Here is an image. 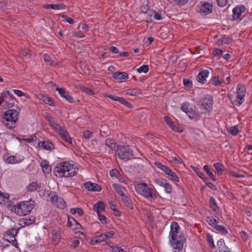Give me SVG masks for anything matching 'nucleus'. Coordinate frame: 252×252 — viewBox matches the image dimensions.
Returning <instances> with one entry per match:
<instances>
[{"label": "nucleus", "instance_id": "nucleus-34", "mask_svg": "<svg viewBox=\"0 0 252 252\" xmlns=\"http://www.w3.org/2000/svg\"><path fill=\"white\" fill-rule=\"evenodd\" d=\"M206 221L210 225L214 228L215 225L218 223V221L212 217H207L206 218Z\"/></svg>", "mask_w": 252, "mask_h": 252}, {"label": "nucleus", "instance_id": "nucleus-5", "mask_svg": "<svg viewBox=\"0 0 252 252\" xmlns=\"http://www.w3.org/2000/svg\"><path fill=\"white\" fill-rule=\"evenodd\" d=\"M135 189L137 193L148 199H155L157 198L155 193L156 190L151 187H148L145 183H139L135 186Z\"/></svg>", "mask_w": 252, "mask_h": 252}, {"label": "nucleus", "instance_id": "nucleus-53", "mask_svg": "<svg viewBox=\"0 0 252 252\" xmlns=\"http://www.w3.org/2000/svg\"><path fill=\"white\" fill-rule=\"evenodd\" d=\"M51 195V201L54 204H55L56 202H57L58 200L60 199L56 193H52Z\"/></svg>", "mask_w": 252, "mask_h": 252}, {"label": "nucleus", "instance_id": "nucleus-6", "mask_svg": "<svg viewBox=\"0 0 252 252\" xmlns=\"http://www.w3.org/2000/svg\"><path fill=\"white\" fill-rule=\"evenodd\" d=\"M116 154L118 158L123 160L130 159L133 156L132 151L128 146H118Z\"/></svg>", "mask_w": 252, "mask_h": 252}, {"label": "nucleus", "instance_id": "nucleus-46", "mask_svg": "<svg viewBox=\"0 0 252 252\" xmlns=\"http://www.w3.org/2000/svg\"><path fill=\"white\" fill-rule=\"evenodd\" d=\"M20 54L23 56L26 57L28 58L31 57V53L28 49H24L21 51Z\"/></svg>", "mask_w": 252, "mask_h": 252}, {"label": "nucleus", "instance_id": "nucleus-28", "mask_svg": "<svg viewBox=\"0 0 252 252\" xmlns=\"http://www.w3.org/2000/svg\"><path fill=\"white\" fill-rule=\"evenodd\" d=\"M210 205L211 208L215 211L217 212L218 210V206L215 199L213 197L210 198Z\"/></svg>", "mask_w": 252, "mask_h": 252}, {"label": "nucleus", "instance_id": "nucleus-54", "mask_svg": "<svg viewBox=\"0 0 252 252\" xmlns=\"http://www.w3.org/2000/svg\"><path fill=\"white\" fill-rule=\"evenodd\" d=\"M217 245L219 247V250L222 249V248L225 247L224 240L223 239L219 240L217 242Z\"/></svg>", "mask_w": 252, "mask_h": 252}, {"label": "nucleus", "instance_id": "nucleus-50", "mask_svg": "<svg viewBox=\"0 0 252 252\" xmlns=\"http://www.w3.org/2000/svg\"><path fill=\"white\" fill-rule=\"evenodd\" d=\"M187 114H188L189 117L191 119L196 118L197 116L195 112L191 108Z\"/></svg>", "mask_w": 252, "mask_h": 252}, {"label": "nucleus", "instance_id": "nucleus-59", "mask_svg": "<svg viewBox=\"0 0 252 252\" xmlns=\"http://www.w3.org/2000/svg\"><path fill=\"white\" fill-rule=\"evenodd\" d=\"M208 241L212 249H214L215 248V245L214 243L212 236H211L210 235H208Z\"/></svg>", "mask_w": 252, "mask_h": 252}, {"label": "nucleus", "instance_id": "nucleus-55", "mask_svg": "<svg viewBox=\"0 0 252 252\" xmlns=\"http://www.w3.org/2000/svg\"><path fill=\"white\" fill-rule=\"evenodd\" d=\"M6 162L8 163H14L16 162L17 161L14 156H10L7 158Z\"/></svg>", "mask_w": 252, "mask_h": 252}, {"label": "nucleus", "instance_id": "nucleus-35", "mask_svg": "<svg viewBox=\"0 0 252 252\" xmlns=\"http://www.w3.org/2000/svg\"><path fill=\"white\" fill-rule=\"evenodd\" d=\"M214 166L217 171L218 174L220 175L222 174V171H223V165L220 164V163L218 162L215 163L214 164Z\"/></svg>", "mask_w": 252, "mask_h": 252}, {"label": "nucleus", "instance_id": "nucleus-20", "mask_svg": "<svg viewBox=\"0 0 252 252\" xmlns=\"http://www.w3.org/2000/svg\"><path fill=\"white\" fill-rule=\"evenodd\" d=\"M44 63L46 65H50L51 66H55L57 63L51 59L50 57L46 53H44L41 56Z\"/></svg>", "mask_w": 252, "mask_h": 252}, {"label": "nucleus", "instance_id": "nucleus-29", "mask_svg": "<svg viewBox=\"0 0 252 252\" xmlns=\"http://www.w3.org/2000/svg\"><path fill=\"white\" fill-rule=\"evenodd\" d=\"M95 237L96 239L94 240H93L92 241V242L93 243V244H94V242L95 243H99L106 240V237H105L104 234L103 233L99 234L98 235H96Z\"/></svg>", "mask_w": 252, "mask_h": 252}, {"label": "nucleus", "instance_id": "nucleus-7", "mask_svg": "<svg viewBox=\"0 0 252 252\" xmlns=\"http://www.w3.org/2000/svg\"><path fill=\"white\" fill-rule=\"evenodd\" d=\"M198 105H199L200 110L205 112H209L211 111L213 106V98L212 95H206L199 101Z\"/></svg>", "mask_w": 252, "mask_h": 252}, {"label": "nucleus", "instance_id": "nucleus-48", "mask_svg": "<svg viewBox=\"0 0 252 252\" xmlns=\"http://www.w3.org/2000/svg\"><path fill=\"white\" fill-rule=\"evenodd\" d=\"M228 131L233 135H236L238 133V129L236 126L231 127L229 128Z\"/></svg>", "mask_w": 252, "mask_h": 252}, {"label": "nucleus", "instance_id": "nucleus-30", "mask_svg": "<svg viewBox=\"0 0 252 252\" xmlns=\"http://www.w3.org/2000/svg\"><path fill=\"white\" fill-rule=\"evenodd\" d=\"M128 95L131 96H136L138 94H141V91L137 89H129L126 93Z\"/></svg>", "mask_w": 252, "mask_h": 252}, {"label": "nucleus", "instance_id": "nucleus-41", "mask_svg": "<svg viewBox=\"0 0 252 252\" xmlns=\"http://www.w3.org/2000/svg\"><path fill=\"white\" fill-rule=\"evenodd\" d=\"M110 176L113 177H115L116 178L119 179L121 176L120 173L118 170L117 169H112L110 171Z\"/></svg>", "mask_w": 252, "mask_h": 252}, {"label": "nucleus", "instance_id": "nucleus-40", "mask_svg": "<svg viewBox=\"0 0 252 252\" xmlns=\"http://www.w3.org/2000/svg\"><path fill=\"white\" fill-rule=\"evenodd\" d=\"M222 83V82L219 80L218 76H214L212 79V84L215 86H220Z\"/></svg>", "mask_w": 252, "mask_h": 252}, {"label": "nucleus", "instance_id": "nucleus-17", "mask_svg": "<svg viewBox=\"0 0 252 252\" xmlns=\"http://www.w3.org/2000/svg\"><path fill=\"white\" fill-rule=\"evenodd\" d=\"M113 77L116 80H126L128 79V74L125 72H116L113 74Z\"/></svg>", "mask_w": 252, "mask_h": 252}, {"label": "nucleus", "instance_id": "nucleus-64", "mask_svg": "<svg viewBox=\"0 0 252 252\" xmlns=\"http://www.w3.org/2000/svg\"><path fill=\"white\" fill-rule=\"evenodd\" d=\"M37 140V137L34 135H32L31 137L24 139V140L28 143H30L32 141H35Z\"/></svg>", "mask_w": 252, "mask_h": 252}, {"label": "nucleus", "instance_id": "nucleus-37", "mask_svg": "<svg viewBox=\"0 0 252 252\" xmlns=\"http://www.w3.org/2000/svg\"><path fill=\"white\" fill-rule=\"evenodd\" d=\"M215 228L216 230L220 231L222 234H227V230L225 227L220 225L217 224L215 226Z\"/></svg>", "mask_w": 252, "mask_h": 252}, {"label": "nucleus", "instance_id": "nucleus-57", "mask_svg": "<svg viewBox=\"0 0 252 252\" xmlns=\"http://www.w3.org/2000/svg\"><path fill=\"white\" fill-rule=\"evenodd\" d=\"M99 219L103 224H106L107 223V221L106 220L105 217L104 215H101L100 214H97Z\"/></svg>", "mask_w": 252, "mask_h": 252}, {"label": "nucleus", "instance_id": "nucleus-58", "mask_svg": "<svg viewBox=\"0 0 252 252\" xmlns=\"http://www.w3.org/2000/svg\"><path fill=\"white\" fill-rule=\"evenodd\" d=\"M14 93L17 95L18 96H25L27 97V94L23 92H22L20 90H14L13 91Z\"/></svg>", "mask_w": 252, "mask_h": 252}, {"label": "nucleus", "instance_id": "nucleus-56", "mask_svg": "<svg viewBox=\"0 0 252 252\" xmlns=\"http://www.w3.org/2000/svg\"><path fill=\"white\" fill-rule=\"evenodd\" d=\"M18 232V230L12 228L9 230H8L5 233L8 234L10 235H13L15 236V235L17 234Z\"/></svg>", "mask_w": 252, "mask_h": 252}, {"label": "nucleus", "instance_id": "nucleus-4", "mask_svg": "<svg viewBox=\"0 0 252 252\" xmlns=\"http://www.w3.org/2000/svg\"><path fill=\"white\" fill-rule=\"evenodd\" d=\"M33 201H22L12 207L11 210L17 215L24 216L29 214L34 207Z\"/></svg>", "mask_w": 252, "mask_h": 252}, {"label": "nucleus", "instance_id": "nucleus-21", "mask_svg": "<svg viewBox=\"0 0 252 252\" xmlns=\"http://www.w3.org/2000/svg\"><path fill=\"white\" fill-rule=\"evenodd\" d=\"M38 145L39 147H42L44 149L51 151L54 149V146L53 144L49 141H41L38 143Z\"/></svg>", "mask_w": 252, "mask_h": 252}, {"label": "nucleus", "instance_id": "nucleus-14", "mask_svg": "<svg viewBox=\"0 0 252 252\" xmlns=\"http://www.w3.org/2000/svg\"><path fill=\"white\" fill-rule=\"evenodd\" d=\"M213 6L208 2L204 3L200 9V12L204 15H207L212 11Z\"/></svg>", "mask_w": 252, "mask_h": 252}, {"label": "nucleus", "instance_id": "nucleus-10", "mask_svg": "<svg viewBox=\"0 0 252 252\" xmlns=\"http://www.w3.org/2000/svg\"><path fill=\"white\" fill-rule=\"evenodd\" d=\"M246 8L243 5L236 6L233 10V19L236 20L240 18L243 13H245Z\"/></svg>", "mask_w": 252, "mask_h": 252}, {"label": "nucleus", "instance_id": "nucleus-31", "mask_svg": "<svg viewBox=\"0 0 252 252\" xmlns=\"http://www.w3.org/2000/svg\"><path fill=\"white\" fill-rule=\"evenodd\" d=\"M20 221L21 222V224H23L25 225H29L34 222V219L24 218L21 220Z\"/></svg>", "mask_w": 252, "mask_h": 252}, {"label": "nucleus", "instance_id": "nucleus-15", "mask_svg": "<svg viewBox=\"0 0 252 252\" xmlns=\"http://www.w3.org/2000/svg\"><path fill=\"white\" fill-rule=\"evenodd\" d=\"M209 72L207 70L201 71L197 76V80L202 83L204 84L206 82V78L208 77Z\"/></svg>", "mask_w": 252, "mask_h": 252}, {"label": "nucleus", "instance_id": "nucleus-2", "mask_svg": "<svg viewBox=\"0 0 252 252\" xmlns=\"http://www.w3.org/2000/svg\"><path fill=\"white\" fill-rule=\"evenodd\" d=\"M18 110L13 109H8L3 114L2 118L4 125L8 128L12 129L17 126L18 116L21 109L18 108Z\"/></svg>", "mask_w": 252, "mask_h": 252}, {"label": "nucleus", "instance_id": "nucleus-22", "mask_svg": "<svg viewBox=\"0 0 252 252\" xmlns=\"http://www.w3.org/2000/svg\"><path fill=\"white\" fill-rule=\"evenodd\" d=\"M38 98L40 100H42L45 103L48 104L50 105H52L53 104V101L50 97L45 95L43 94H40L37 96Z\"/></svg>", "mask_w": 252, "mask_h": 252}, {"label": "nucleus", "instance_id": "nucleus-12", "mask_svg": "<svg viewBox=\"0 0 252 252\" xmlns=\"http://www.w3.org/2000/svg\"><path fill=\"white\" fill-rule=\"evenodd\" d=\"M56 90L59 92V94L61 95L62 97L66 99L70 103L73 102V99L72 97L68 93L66 92L64 89L57 87Z\"/></svg>", "mask_w": 252, "mask_h": 252}, {"label": "nucleus", "instance_id": "nucleus-8", "mask_svg": "<svg viewBox=\"0 0 252 252\" xmlns=\"http://www.w3.org/2000/svg\"><path fill=\"white\" fill-rule=\"evenodd\" d=\"M53 127L60 135L62 138L69 144L72 143V139L69 136L67 131L63 129L59 125L55 123V125H52Z\"/></svg>", "mask_w": 252, "mask_h": 252}, {"label": "nucleus", "instance_id": "nucleus-26", "mask_svg": "<svg viewBox=\"0 0 252 252\" xmlns=\"http://www.w3.org/2000/svg\"><path fill=\"white\" fill-rule=\"evenodd\" d=\"M155 165L159 169H160L162 170L166 175L169 174L170 171L171 170L168 167L162 165L161 163L159 162H156L155 163Z\"/></svg>", "mask_w": 252, "mask_h": 252}, {"label": "nucleus", "instance_id": "nucleus-36", "mask_svg": "<svg viewBox=\"0 0 252 252\" xmlns=\"http://www.w3.org/2000/svg\"><path fill=\"white\" fill-rule=\"evenodd\" d=\"M204 169L206 171L209 178L213 181H216V178L213 173L210 171L209 167L208 165H205L203 167Z\"/></svg>", "mask_w": 252, "mask_h": 252}, {"label": "nucleus", "instance_id": "nucleus-39", "mask_svg": "<svg viewBox=\"0 0 252 252\" xmlns=\"http://www.w3.org/2000/svg\"><path fill=\"white\" fill-rule=\"evenodd\" d=\"M10 94V92L8 91H3L1 93V97H0V105L1 103L5 101V98H7L8 97V94Z\"/></svg>", "mask_w": 252, "mask_h": 252}, {"label": "nucleus", "instance_id": "nucleus-38", "mask_svg": "<svg viewBox=\"0 0 252 252\" xmlns=\"http://www.w3.org/2000/svg\"><path fill=\"white\" fill-rule=\"evenodd\" d=\"M55 204L57 206L58 208H60L61 209H64L65 207V201L62 199L60 198L57 202L55 203Z\"/></svg>", "mask_w": 252, "mask_h": 252}, {"label": "nucleus", "instance_id": "nucleus-25", "mask_svg": "<svg viewBox=\"0 0 252 252\" xmlns=\"http://www.w3.org/2000/svg\"><path fill=\"white\" fill-rule=\"evenodd\" d=\"M40 166L44 173H49L51 170L48 162L46 160H43L40 163Z\"/></svg>", "mask_w": 252, "mask_h": 252}, {"label": "nucleus", "instance_id": "nucleus-23", "mask_svg": "<svg viewBox=\"0 0 252 252\" xmlns=\"http://www.w3.org/2000/svg\"><path fill=\"white\" fill-rule=\"evenodd\" d=\"M232 41V39L228 36H223L218 40L217 42L219 46H222L224 44H228Z\"/></svg>", "mask_w": 252, "mask_h": 252}, {"label": "nucleus", "instance_id": "nucleus-18", "mask_svg": "<svg viewBox=\"0 0 252 252\" xmlns=\"http://www.w3.org/2000/svg\"><path fill=\"white\" fill-rule=\"evenodd\" d=\"M105 244L108 246L113 252H126L124 249L117 245L111 242L110 241L106 242Z\"/></svg>", "mask_w": 252, "mask_h": 252}, {"label": "nucleus", "instance_id": "nucleus-3", "mask_svg": "<svg viewBox=\"0 0 252 252\" xmlns=\"http://www.w3.org/2000/svg\"><path fill=\"white\" fill-rule=\"evenodd\" d=\"M179 225L176 222H173L170 226L169 236L171 238L170 242L173 244H177L179 249H181L185 241L184 236L179 231Z\"/></svg>", "mask_w": 252, "mask_h": 252}, {"label": "nucleus", "instance_id": "nucleus-52", "mask_svg": "<svg viewBox=\"0 0 252 252\" xmlns=\"http://www.w3.org/2000/svg\"><path fill=\"white\" fill-rule=\"evenodd\" d=\"M191 168L194 170V171L197 174V175L199 177H203V176H204V174L200 171L198 167L191 166Z\"/></svg>", "mask_w": 252, "mask_h": 252}, {"label": "nucleus", "instance_id": "nucleus-1", "mask_svg": "<svg viewBox=\"0 0 252 252\" xmlns=\"http://www.w3.org/2000/svg\"><path fill=\"white\" fill-rule=\"evenodd\" d=\"M55 175L58 177H69L74 176L76 174L75 167L68 162L59 163L54 168Z\"/></svg>", "mask_w": 252, "mask_h": 252}, {"label": "nucleus", "instance_id": "nucleus-9", "mask_svg": "<svg viewBox=\"0 0 252 252\" xmlns=\"http://www.w3.org/2000/svg\"><path fill=\"white\" fill-rule=\"evenodd\" d=\"M246 90L244 86L238 85L237 88V99L235 100L236 105L240 106L244 101Z\"/></svg>", "mask_w": 252, "mask_h": 252}, {"label": "nucleus", "instance_id": "nucleus-62", "mask_svg": "<svg viewBox=\"0 0 252 252\" xmlns=\"http://www.w3.org/2000/svg\"><path fill=\"white\" fill-rule=\"evenodd\" d=\"M153 16H154V18L155 19H156V20H159L162 19V16L161 15V13L156 12V11H155L153 12Z\"/></svg>", "mask_w": 252, "mask_h": 252}, {"label": "nucleus", "instance_id": "nucleus-42", "mask_svg": "<svg viewBox=\"0 0 252 252\" xmlns=\"http://www.w3.org/2000/svg\"><path fill=\"white\" fill-rule=\"evenodd\" d=\"M190 109L189 105L188 103L183 104L181 106V109L186 113H188Z\"/></svg>", "mask_w": 252, "mask_h": 252}, {"label": "nucleus", "instance_id": "nucleus-19", "mask_svg": "<svg viewBox=\"0 0 252 252\" xmlns=\"http://www.w3.org/2000/svg\"><path fill=\"white\" fill-rule=\"evenodd\" d=\"M105 208V204L102 201H98L94 205V210L96 211L97 214L104 211Z\"/></svg>", "mask_w": 252, "mask_h": 252}, {"label": "nucleus", "instance_id": "nucleus-60", "mask_svg": "<svg viewBox=\"0 0 252 252\" xmlns=\"http://www.w3.org/2000/svg\"><path fill=\"white\" fill-rule=\"evenodd\" d=\"M84 137L86 139H90L92 137V132L90 130H86L84 132Z\"/></svg>", "mask_w": 252, "mask_h": 252}, {"label": "nucleus", "instance_id": "nucleus-16", "mask_svg": "<svg viewBox=\"0 0 252 252\" xmlns=\"http://www.w3.org/2000/svg\"><path fill=\"white\" fill-rule=\"evenodd\" d=\"M164 120L166 124L175 131L181 132L182 130L180 129L178 126H176L174 123H173L170 118L167 116L164 117Z\"/></svg>", "mask_w": 252, "mask_h": 252}, {"label": "nucleus", "instance_id": "nucleus-33", "mask_svg": "<svg viewBox=\"0 0 252 252\" xmlns=\"http://www.w3.org/2000/svg\"><path fill=\"white\" fill-rule=\"evenodd\" d=\"M168 176V178L173 181V182H179V178L176 175V174L172 172L171 170L170 171V172H169V174H168L167 175Z\"/></svg>", "mask_w": 252, "mask_h": 252}, {"label": "nucleus", "instance_id": "nucleus-11", "mask_svg": "<svg viewBox=\"0 0 252 252\" xmlns=\"http://www.w3.org/2000/svg\"><path fill=\"white\" fill-rule=\"evenodd\" d=\"M84 187L86 189L91 191H99L101 189L100 186L90 181L85 183Z\"/></svg>", "mask_w": 252, "mask_h": 252}, {"label": "nucleus", "instance_id": "nucleus-24", "mask_svg": "<svg viewBox=\"0 0 252 252\" xmlns=\"http://www.w3.org/2000/svg\"><path fill=\"white\" fill-rule=\"evenodd\" d=\"M122 200L125 204L129 209H133V205L132 203L131 200L126 195L121 198Z\"/></svg>", "mask_w": 252, "mask_h": 252}, {"label": "nucleus", "instance_id": "nucleus-27", "mask_svg": "<svg viewBox=\"0 0 252 252\" xmlns=\"http://www.w3.org/2000/svg\"><path fill=\"white\" fill-rule=\"evenodd\" d=\"M113 187L115 190H116V191L117 192V193L121 196V198L125 195V194L123 191L124 189L123 187H122L120 185L114 184H113Z\"/></svg>", "mask_w": 252, "mask_h": 252}, {"label": "nucleus", "instance_id": "nucleus-49", "mask_svg": "<svg viewBox=\"0 0 252 252\" xmlns=\"http://www.w3.org/2000/svg\"><path fill=\"white\" fill-rule=\"evenodd\" d=\"M155 182L156 184L161 187H163L164 185H165V184L167 182L165 180L163 179H156L155 180Z\"/></svg>", "mask_w": 252, "mask_h": 252}, {"label": "nucleus", "instance_id": "nucleus-32", "mask_svg": "<svg viewBox=\"0 0 252 252\" xmlns=\"http://www.w3.org/2000/svg\"><path fill=\"white\" fill-rule=\"evenodd\" d=\"M105 145L110 149H113L116 147V142L112 139H107L105 140Z\"/></svg>", "mask_w": 252, "mask_h": 252}, {"label": "nucleus", "instance_id": "nucleus-43", "mask_svg": "<svg viewBox=\"0 0 252 252\" xmlns=\"http://www.w3.org/2000/svg\"><path fill=\"white\" fill-rule=\"evenodd\" d=\"M38 188V185L36 182H32L28 187V190L30 191L35 190Z\"/></svg>", "mask_w": 252, "mask_h": 252}, {"label": "nucleus", "instance_id": "nucleus-63", "mask_svg": "<svg viewBox=\"0 0 252 252\" xmlns=\"http://www.w3.org/2000/svg\"><path fill=\"white\" fill-rule=\"evenodd\" d=\"M184 85L187 87L190 88L192 86V82L188 79H184L183 80Z\"/></svg>", "mask_w": 252, "mask_h": 252}, {"label": "nucleus", "instance_id": "nucleus-61", "mask_svg": "<svg viewBox=\"0 0 252 252\" xmlns=\"http://www.w3.org/2000/svg\"><path fill=\"white\" fill-rule=\"evenodd\" d=\"M104 234L105 237H106V240H107V239H109L112 238L114 235L115 233L114 231H111L109 232H107Z\"/></svg>", "mask_w": 252, "mask_h": 252}, {"label": "nucleus", "instance_id": "nucleus-51", "mask_svg": "<svg viewBox=\"0 0 252 252\" xmlns=\"http://www.w3.org/2000/svg\"><path fill=\"white\" fill-rule=\"evenodd\" d=\"M80 89L82 92H85L88 94L92 95L94 94V92L92 90L85 87H81Z\"/></svg>", "mask_w": 252, "mask_h": 252}, {"label": "nucleus", "instance_id": "nucleus-47", "mask_svg": "<svg viewBox=\"0 0 252 252\" xmlns=\"http://www.w3.org/2000/svg\"><path fill=\"white\" fill-rule=\"evenodd\" d=\"M163 187H164V190L167 193H171V192L172 191V188L171 185L167 182H166L165 184V185H164V186Z\"/></svg>", "mask_w": 252, "mask_h": 252}, {"label": "nucleus", "instance_id": "nucleus-45", "mask_svg": "<svg viewBox=\"0 0 252 252\" xmlns=\"http://www.w3.org/2000/svg\"><path fill=\"white\" fill-rule=\"evenodd\" d=\"M137 71L139 73H147L149 70V66L148 65H143L137 69Z\"/></svg>", "mask_w": 252, "mask_h": 252}, {"label": "nucleus", "instance_id": "nucleus-13", "mask_svg": "<svg viewBox=\"0 0 252 252\" xmlns=\"http://www.w3.org/2000/svg\"><path fill=\"white\" fill-rule=\"evenodd\" d=\"M5 106L8 108H12L15 105V103H18L17 100L14 98L13 94L10 93V94H8V97L5 98Z\"/></svg>", "mask_w": 252, "mask_h": 252}, {"label": "nucleus", "instance_id": "nucleus-44", "mask_svg": "<svg viewBox=\"0 0 252 252\" xmlns=\"http://www.w3.org/2000/svg\"><path fill=\"white\" fill-rule=\"evenodd\" d=\"M52 9L54 10L63 9L66 8L65 5H64L63 3L56 4H53V6H52Z\"/></svg>", "mask_w": 252, "mask_h": 252}]
</instances>
